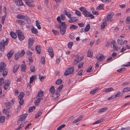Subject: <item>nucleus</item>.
<instances>
[{
    "label": "nucleus",
    "mask_w": 130,
    "mask_h": 130,
    "mask_svg": "<svg viewBox=\"0 0 130 130\" xmlns=\"http://www.w3.org/2000/svg\"><path fill=\"white\" fill-rule=\"evenodd\" d=\"M35 50L37 51V54H39L41 53V48L40 46L37 45L35 47Z\"/></svg>",
    "instance_id": "14"
},
{
    "label": "nucleus",
    "mask_w": 130,
    "mask_h": 130,
    "mask_svg": "<svg viewBox=\"0 0 130 130\" xmlns=\"http://www.w3.org/2000/svg\"><path fill=\"white\" fill-rule=\"evenodd\" d=\"M114 14L113 12L109 14L108 15L107 18L108 20L111 18L114 15Z\"/></svg>",
    "instance_id": "29"
},
{
    "label": "nucleus",
    "mask_w": 130,
    "mask_h": 130,
    "mask_svg": "<svg viewBox=\"0 0 130 130\" xmlns=\"http://www.w3.org/2000/svg\"><path fill=\"white\" fill-rule=\"evenodd\" d=\"M34 79V76L32 75L30 78V83H33Z\"/></svg>",
    "instance_id": "50"
},
{
    "label": "nucleus",
    "mask_w": 130,
    "mask_h": 130,
    "mask_svg": "<svg viewBox=\"0 0 130 130\" xmlns=\"http://www.w3.org/2000/svg\"><path fill=\"white\" fill-rule=\"evenodd\" d=\"M74 67L71 68H68L66 70L65 72L64 73V75L65 76H67L68 75L72 74L74 71Z\"/></svg>",
    "instance_id": "5"
},
{
    "label": "nucleus",
    "mask_w": 130,
    "mask_h": 130,
    "mask_svg": "<svg viewBox=\"0 0 130 130\" xmlns=\"http://www.w3.org/2000/svg\"><path fill=\"white\" fill-rule=\"evenodd\" d=\"M40 102L38 98L35 100V105L36 106H38L39 105V103Z\"/></svg>",
    "instance_id": "35"
},
{
    "label": "nucleus",
    "mask_w": 130,
    "mask_h": 130,
    "mask_svg": "<svg viewBox=\"0 0 130 130\" xmlns=\"http://www.w3.org/2000/svg\"><path fill=\"white\" fill-rule=\"evenodd\" d=\"M32 32L35 34H36L37 33V29L34 27H33L31 29Z\"/></svg>",
    "instance_id": "40"
},
{
    "label": "nucleus",
    "mask_w": 130,
    "mask_h": 130,
    "mask_svg": "<svg viewBox=\"0 0 130 130\" xmlns=\"http://www.w3.org/2000/svg\"><path fill=\"white\" fill-rule=\"evenodd\" d=\"M108 109L107 108L104 107L100 109L99 112H104L105 111Z\"/></svg>",
    "instance_id": "39"
},
{
    "label": "nucleus",
    "mask_w": 130,
    "mask_h": 130,
    "mask_svg": "<svg viewBox=\"0 0 130 130\" xmlns=\"http://www.w3.org/2000/svg\"><path fill=\"white\" fill-rule=\"evenodd\" d=\"M27 116V113H25L21 115L19 118L18 122L19 123V121H22L24 120L26 118Z\"/></svg>",
    "instance_id": "6"
},
{
    "label": "nucleus",
    "mask_w": 130,
    "mask_h": 130,
    "mask_svg": "<svg viewBox=\"0 0 130 130\" xmlns=\"http://www.w3.org/2000/svg\"><path fill=\"white\" fill-rule=\"evenodd\" d=\"M19 64L16 65L14 66L13 70V72L14 73H15L16 72L17 69L19 67Z\"/></svg>",
    "instance_id": "28"
},
{
    "label": "nucleus",
    "mask_w": 130,
    "mask_h": 130,
    "mask_svg": "<svg viewBox=\"0 0 130 130\" xmlns=\"http://www.w3.org/2000/svg\"><path fill=\"white\" fill-rule=\"evenodd\" d=\"M24 93L22 92H21L18 96V98L19 99H23L22 98L24 96Z\"/></svg>",
    "instance_id": "25"
},
{
    "label": "nucleus",
    "mask_w": 130,
    "mask_h": 130,
    "mask_svg": "<svg viewBox=\"0 0 130 130\" xmlns=\"http://www.w3.org/2000/svg\"><path fill=\"white\" fill-rule=\"evenodd\" d=\"M10 81L9 80H6L5 81V85L9 86L10 83Z\"/></svg>",
    "instance_id": "48"
},
{
    "label": "nucleus",
    "mask_w": 130,
    "mask_h": 130,
    "mask_svg": "<svg viewBox=\"0 0 130 130\" xmlns=\"http://www.w3.org/2000/svg\"><path fill=\"white\" fill-rule=\"evenodd\" d=\"M75 14H76L79 17H80L81 16L82 14L80 11L77 10H75Z\"/></svg>",
    "instance_id": "44"
},
{
    "label": "nucleus",
    "mask_w": 130,
    "mask_h": 130,
    "mask_svg": "<svg viewBox=\"0 0 130 130\" xmlns=\"http://www.w3.org/2000/svg\"><path fill=\"white\" fill-rule=\"evenodd\" d=\"M43 111L42 110H40L38 112L37 114L36 115L35 118H37L39 117L40 116L42 113V111Z\"/></svg>",
    "instance_id": "20"
},
{
    "label": "nucleus",
    "mask_w": 130,
    "mask_h": 130,
    "mask_svg": "<svg viewBox=\"0 0 130 130\" xmlns=\"http://www.w3.org/2000/svg\"><path fill=\"white\" fill-rule=\"evenodd\" d=\"M104 6V5L103 4H100L99 6L96 9L97 10H101L104 9L103 7Z\"/></svg>",
    "instance_id": "22"
},
{
    "label": "nucleus",
    "mask_w": 130,
    "mask_h": 130,
    "mask_svg": "<svg viewBox=\"0 0 130 130\" xmlns=\"http://www.w3.org/2000/svg\"><path fill=\"white\" fill-rule=\"evenodd\" d=\"M90 28V26L89 24H87L85 28L84 29V30L86 32L88 31Z\"/></svg>",
    "instance_id": "32"
},
{
    "label": "nucleus",
    "mask_w": 130,
    "mask_h": 130,
    "mask_svg": "<svg viewBox=\"0 0 130 130\" xmlns=\"http://www.w3.org/2000/svg\"><path fill=\"white\" fill-rule=\"evenodd\" d=\"M21 70L23 72H24L26 70V66L25 64H23L21 66Z\"/></svg>",
    "instance_id": "23"
},
{
    "label": "nucleus",
    "mask_w": 130,
    "mask_h": 130,
    "mask_svg": "<svg viewBox=\"0 0 130 130\" xmlns=\"http://www.w3.org/2000/svg\"><path fill=\"white\" fill-rule=\"evenodd\" d=\"M40 62L43 64H44L45 63V58L44 56L42 57L41 58Z\"/></svg>",
    "instance_id": "34"
},
{
    "label": "nucleus",
    "mask_w": 130,
    "mask_h": 130,
    "mask_svg": "<svg viewBox=\"0 0 130 130\" xmlns=\"http://www.w3.org/2000/svg\"><path fill=\"white\" fill-rule=\"evenodd\" d=\"M39 20H37L36 22V25L38 29H41V27L39 23Z\"/></svg>",
    "instance_id": "31"
},
{
    "label": "nucleus",
    "mask_w": 130,
    "mask_h": 130,
    "mask_svg": "<svg viewBox=\"0 0 130 130\" xmlns=\"http://www.w3.org/2000/svg\"><path fill=\"white\" fill-rule=\"evenodd\" d=\"M61 23H60V24H57L55 25V26L58 28L60 29V28L62 27L61 26Z\"/></svg>",
    "instance_id": "63"
},
{
    "label": "nucleus",
    "mask_w": 130,
    "mask_h": 130,
    "mask_svg": "<svg viewBox=\"0 0 130 130\" xmlns=\"http://www.w3.org/2000/svg\"><path fill=\"white\" fill-rule=\"evenodd\" d=\"M16 22L20 26L24 25L25 24V22L22 20H17Z\"/></svg>",
    "instance_id": "21"
},
{
    "label": "nucleus",
    "mask_w": 130,
    "mask_h": 130,
    "mask_svg": "<svg viewBox=\"0 0 130 130\" xmlns=\"http://www.w3.org/2000/svg\"><path fill=\"white\" fill-rule=\"evenodd\" d=\"M9 39L6 38L5 39H3L0 42V49L2 51H4L5 50V46L8 45Z\"/></svg>",
    "instance_id": "1"
},
{
    "label": "nucleus",
    "mask_w": 130,
    "mask_h": 130,
    "mask_svg": "<svg viewBox=\"0 0 130 130\" xmlns=\"http://www.w3.org/2000/svg\"><path fill=\"white\" fill-rule=\"evenodd\" d=\"M86 71L87 72H92V67L91 66H90L89 68H88L87 69Z\"/></svg>",
    "instance_id": "42"
},
{
    "label": "nucleus",
    "mask_w": 130,
    "mask_h": 130,
    "mask_svg": "<svg viewBox=\"0 0 130 130\" xmlns=\"http://www.w3.org/2000/svg\"><path fill=\"white\" fill-rule=\"evenodd\" d=\"M8 72V70L6 69H4L3 71L2 75L3 76H6Z\"/></svg>",
    "instance_id": "26"
},
{
    "label": "nucleus",
    "mask_w": 130,
    "mask_h": 130,
    "mask_svg": "<svg viewBox=\"0 0 130 130\" xmlns=\"http://www.w3.org/2000/svg\"><path fill=\"white\" fill-rule=\"evenodd\" d=\"M61 25L62 27L60 29V32L61 34L63 35L65 34L66 31L67 25L64 22H62Z\"/></svg>",
    "instance_id": "2"
},
{
    "label": "nucleus",
    "mask_w": 130,
    "mask_h": 130,
    "mask_svg": "<svg viewBox=\"0 0 130 130\" xmlns=\"http://www.w3.org/2000/svg\"><path fill=\"white\" fill-rule=\"evenodd\" d=\"M79 10L82 12H83L85 11L86 10L84 7H82L79 8Z\"/></svg>",
    "instance_id": "64"
},
{
    "label": "nucleus",
    "mask_w": 130,
    "mask_h": 130,
    "mask_svg": "<svg viewBox=\"0 0 130 130\" xmlns=\"http://www.w3.org/2000/svg\"><path fill=\"white\" fill-rule=\"evenodd\" d=\"M34 40L33 38H29L28 39V42L29 45V48L30 46H32L33 44Z\"/></svg>",
    "instance_id": "12"
},
{
    "label": "nucleus",
    "mask_w": 130,
    "mask_h": 130,
    "mask_svg": "<svg viewBox=\"0 0 130 130\" xmlns=\"http://www.w3.org/2000/svg\"><path fill=\"white\" fill-rule=\"evenodd\" d=\"M39 78L40 80L42 81H43L44 79H45V77L42 76L41 75H39Z\"/></svg>",
    "instance_id": "56"
},
{
    "label": "nucleus",
    "mask_w": 130,
    "mask_h": 130,
    "mask_svg": "<svg viewBox=\"0 0 130 130\" xmlns=\"http://www.w3.org/2000/svg\"><path fill=\"white\" fill-rule=\"evenodd\" d=\"M63 84L61 85L56 90V93L55 94L56 96V97L54 98V101L58 100V97L59 95V93L60 92L61 90L62 89L63 87Z\"/></svg>",
    "instance_id": "3"
},
{
    "label": "nucleus",
    "mask_w": 130,
    "mask_h": 130,
    "mask_svg": "<svg viewBox=\"0 0 130 130\" xmlns=\"http://www.w3.org/2000/svg\"><path fill=\"white\" fill-rule=\"evenodd\" d=\"M6 65L3 62H1L0 63V72L5 69Z\"/></svg>",
    "instance_id": "10"
},
{
    "label": "nucleus",
    "mask_w": 130,
    "mask_h": 130,
    "mask_svg": "<svg viewBox=\"0 0 130 130\" xmlns=\"http://www.w3.org/2000/svg\"><path fill=\"white\" fill-rule=\"evenodd\" d=\"M18 35V37L19 39L21 41L23 40L25 38V36L21 31L19 30H17L16 31Z\"/></svg>",
    "instance_id": "4"
},
{
    "label": "nucleus",
    "mask_w": 130,
    "mask_h": 130,
    "mask_svg": "<svg viewBox=\"0 0 130 130\" xmlns=\"http://www.w3.org/2000/svg\"><path fill=\"white\" fill-rule=\"evenodd\" d=\"M4 104L6 106V108L7 109H9L11 107L10 102H8L7 103H5Z\"/></svg>",
    "instance_id": "18"
},
{
    "label": "nucleus",
    "mask_w": 130,
    "mask_h": 130,
    "mask_svg": "<svg viewBox=\"0 0 130 130\" xmlns=\"http://www.w3.org/2000/svg\"><path fill=\"white\" fill-rule=\"evenodd\" d=\"M73 42H70L68 44V46L70 49H71L72 46L73 45Z\"/></svg>",
    "instance_id": "61"
},
{
    "label": "nucleus",
    "mask_w": 130,
    "mask_h": 130,
    "mask_svg": "<svg viewBox=\"0 0 130 130\" xmlns=\"http://www.w3.org/2000/svg\"><path fill=\"white\" fill-rule=\"evenodd\" d=\"M83 64L84 62H81L78 64L77 66L78 68V69H79L82 67H83Z\"/></svg>",
    "instance_id": "55"
},
{
    "label": "nucleus",
    "mask_w": 130,
    "mask_h": 130,
    "mask_svg": "<svg viewBox=\"0 0 130 130\" xmlns=\"http://www.w3.org/2000/svg\"><path fill=\"white\" fill-rule=\"evenodd\" d=\"M125 68H120L117 70V72L119 73H121L122 72L125 71Z\"/></svg>",
    "instance_id": "45"
},
{
    "label": "nucleus",
    "mask_w": 130,
    "mask_h": 130,
    "mask_svg": "<svg viewBox=\"0 0 130 130\" xmlns=\"http://www.w3.org/2000/svg\"><path fill=\"white\" fill-rule=\"evenodd\" d=\"M10 35L11 37L13 39H15L17 38L16 34L13 32L11 31L10 33Z\"/></svg>",
    "instance_id": "16"
},
{
    "label": "nucleus",
    "mask_w": 130,
    "mask_h": 130,
    "mask_svg": "<svg viewBox=\"0 0 130 130\" xmlns=\"http://www.w3.org/2000/svg\"><path fill=\"white\" fill-rule=\"evenodd\" d=\"M117 44L119 45H121L124 44V42L122 39H118L117 41Z\"/></svg>",
    "instance_id": "24"
},
{
    "label": "nucleus",
    "mask_w": 130,
    "mask_h": 130,
    "mask_svg": "<svg viewBox=\"0 0 130 130\" xmlns=\"http://www.w3.org/2000/svg\"><path fill=\"white\" fill-rule=\"evenodd\" d=\"M93 56V53L90 52V51L89 50L88 52L87 56L90 58L92 57Z\"/></svg>",
    "instance_id": "37"
},
{
    "label": "nucleus",
    "mask_w": 130,
    "mask_h": 130,
    "mask_svg": "<svg viewBox=\"0 0 130 130\" xmlns=\"http://www.w3.org/2000/svg\"><path fill=\"white\" fill-rule=\"evenodd\" d=\"M62 80L61 79H58L55 82V84L58 85H60L62 83Z\"/></svg>",
    "instance_id": "43"
},
{
    "label": "nucleus",
    "mask_w": 130,
    "mask_h": 130,
    "mask_svg": "<svg viewBox=\"0 0 130 130\" xmlns=\"http://www.w3.org/2000/svg\"><path fill=\"white\" fill-rule=\"evenodd\" d=\"M49 91H50L51 94H52V97H54V94L55 93V90L54 86H52L49 89Z\"/></svg>",
    "instance_id": "9"
},
{
    "label": "nucleus",
    "mask_w": 130,
    "mask_h": 130,
    "mask_svg": "<svg viewBox=\"0 0 130 130\" xmlns=\"http://www.w3.org/2000/svg\"><path fill=\"white\" fill-rule=\"evenodd\" d=\"M97 89H94L90 91V93L91 94L93 95L97 91Z\"/></svg>",
    "instance_id": "54"
},
{
    "label": "nucleus",
    "mask_w": 130,
    "mask_h": 130,
    "mask_svg": "<svg viewBox=\"0 0 130 130\" xmlns=\"http://www.w3.org/2000/svg\"><path fill=\"white\" fill-rule=\"evenodd\" d=\"M123 94L121 93L120 91H118L117 92V93L115 94L114 96L115 98L118 97H120L122 96Z\"/></svg>",
    "instance_id": "17"
},
{
    "label": "nucleus",
    "mask_w": 130,
    "mask_h": 130,
    "mask_svg": "<svg viewBox=\"0 0 130 130\" xmlns=\"http://www.w3.org/2000/svg\"><path fill=\"white\" fill-rule=\"evenodd\" d=\"M48 51L49 55L51 58H53L54 56V55L52 47L51 46L49 47L48 49Z\"/></svg>",
    "instance_id": "8"
},
{
    "label": "nucleus",
    "mask_w": 130,
    "mask_h": 130,
    "mask_svg": "<svg viewBox=\"0 0 130 130\" xmlns=\"http://www.w3.org/2000/svg\"><path fill=\"white\" fill-rule=\"evenodd\" d=\"M7 16V14H5V15L2 16V17L1 22L3 24H4V23L5 20V18Z\"/></svg>",
    "instance_id": "30"
},
{
    "label": "nucleus",
    "mask_w": 130,
    "mask_h": 130,
    "mask_svg": "<svg viewBox=\"0 0 130 130\" xmlns=\"http://www.w3.org/2000/svg\"><path fill=\"white\" fill-rule=\"evenodd\" d=\"M114 90L113 89L112 87L105 89V91L106 92H108L109 91Z\"/></svg>",
    "instance_id": "41"
},
{
    "label": "nucleus",
    "mask_w": 130,
    "mask_h": 130,
    "mask_svg": "<svg viewBox=\"0 0 130 130\" xmlns=\"http://www.w3.org/2000/svg\"><path fill=\"white\" fill-rule=\"evenodd\" d=\"M43 95V92L40 90L38 92L37 95L36 97L37 98L38 97H41Z\"/></svg>",
    "instance_id": "19"
},
{
    "label": "nucleus",
    "mask_w": 130,
    "mask_h": 130,
    "mask_svg": "<svg viewBox=\"0 0 130 130\" xmlns=\"http://www.w3.org/2000/svg\"><path fill=\"white\" fill-rule=\"evenodd\" d=\"M107 25V23L106 21H104L101 24V28L102 29H104L105 27Z\"/></svg>",
    "instance_id": "33"
},
{
    "label": "nucleus",
    "mask_w": 130,
    "mask_h": 130,
    "mask_svg": "<svg viewBox=\"0 0 130 130\" xmlns=\"http://www.w3.org/2000/svg\"><path fill=\"white\" fill-rule=\"evenodd\" d=\"M96 57L97 58V60L99 62H101L105 59V57L103 54H101V55L98 57L97 56Z\"/></svg>",
    "instance_id": "13"
},
{
    "label": "nucleus",
    "mask_w": 130,
    "mask_h": 130,
    "mask_svg": "<svg viewBox=\"0 0 130 130\" xmlns=\"http://www.w3.org/2000/svg\"><path fill=\"white\" fill-rule=\"evenodd\" d=\"M78 59V58L77 57L76 59H75L72 63L73 65H75L77 63L79 62V61Z\"/></svg>",
    "instance_id": "38"
},
{
    "label": "nucleus",
    "mask_w": 130,
    "mask_h": 130,
    "mask_svg": "<svg viewBox=\"0 0 130 130\" xmlns=\"http://www.w3.org/2000/svg\"><path fill=\"white\" fill-rule=\"evenodd\" d=\"M30 70L32 72H34L35 71V67L32 66H31L30 68Z\"/></svg>",
    "instance_id": "46"
},
{
    "label": "nucleus",
    "mask_w": 130,
    "mask_h": 130,
    "mask_svg": "<svg viewBox=\"0 0 130 130\" xmlns=\"http://www.w3.org/2000/svg\"><path fill=\"white\" fill-rule=\"evenodd\" d=\"M90 12L88 11L85 10V11L83 12V14L86 17H88V14H89Z\"/></svg>",
    "instance_id": "27"
},
{
    "label": "nucleus",
    "mask_w": 130,
    "mask_h": 130,
    "mask_svg": "<svg viewBox=\"0 0 130 130\" xmlns=\"http://www.w3.org/2000/svg\"><path fill=\"white\" fill-rule=\"evenodd\" d=\"M4 80L3 78H0V86H2L4 84Z\"/></svg>",
    "instance_id": "52"
},
{
    "label": "nucleus",
    "mask_w": 130,
    "mask_h": 130,
    "mask_svg": "<svg viewBox=\"0 0 130 130\" xmlns=\"http://www.w3.org/2000/svg\"><path fill=\"white\" fill-rule=\"evenodd\" d=\"M14 52V51L11 50L7 54V56L8 59H9L11 57Z\"/></svg>",
    "instance_id": "15"
},
{
    "label": "nucleus",
    "mask_w": 130,
    "mask_h": 130,
    "mask_svg": "<svg viewBox=\"0 0 130 130\" xmlns=\"http://www.w3.org/2000/svg\"><path fill=\"white\" fill-rule=\"evenodd\" d=\"M35 106H32L30 107L29 109V112H31L33 109H35Z\"/></svg>",
    "instance_id": "49"
},
{
    "label": "nucleus",
    "mask_w": 130,
    "mask_h": 130,
    "mask_svg": "<svg viewBox=\"0 0 130 130\" xmlns=\"http://www.w3.org/2000/svg\"><path fill=\"white\" fill-rule=\"evenodd\" d=\"M52 31L55 35H58L59 34V32L57 30H52Z\"/></svg>",
    "instance_id": "47"
},
{
    "label": "nucleus",
    "mask_w": 130,
    "mask_h": 130,
    "mask_svg": "<svg viewBox=\"0 0 130 130\" xmlns=\"http://www.w3.org/2000/svg\"><path fill=\"white\" fill-rule=\"evenodd\" d=\"M25 1L26 4L28 6L33 7L35 6V5L33 4H31V3H32L34 1L32 0H24Z\"/></svg>",
    "instance_id": "7"
},
{
    "label": "nucleus",
    "mask_w": 130,
    "mask_h": 130,
    "mask_svg": "<svg viewBox=\"0 0 130 130\" xmlns=\"http://www.w3.org/2000/svg\"><path fill=\"white\" fill-rule=\"evenodd\" d=\"M103 119H102L101 120H98L96 121L95 122H94V123H93V125L94 124H97L100 123L102 122L103 121Z\"/></svg>",
    "instance_id": "58"
},
{
    "label": "nucleus",
    "mask_w": 130,
    "mask_h": 130,
    "mask_svg": "<svg viewBox=\"0 0 130 130\" xmlns=\"http://www.w3.org/2000/svg\"><path fill=\"white\" fill-rule=\"evenodd\" d=\"M23 4V2L21 1H20L19 2L18 1L17 3V5L19 6L22 5Z\"/></svg>",
    "instance_id": "62"
},
{
    "label": "nucleus",
    "mask_w": 130,
    "mask_h": 130,
    "mask_svg": "<svg viewBox=\"0 0 130 130\" xmlns=\"http://www.w3.org/2000/svg\"><path fill=\"white\" fill-rule=\"evenodd\" d=\"M5 119V116H2L0 117V122L3 123Z\"/></svg>",
    "instance_id": "36"
},
{
    "label": "nucleus",
    "mask_w": 130,
    "mask_h": 130,
    "mask_svg": "<svg viewBox=\"0 0 130 130\" xmlns=\"http://www.w3.org/2000/svg\"><path fill=\"white\" fill-rule=\"evenodd\" d=\"M16 17L18 19L25 20V19L27 18V16L21 14H19L17 15Z\"/></svg>",
    "instance_id": "11"
},
{
    "label": "nucleus",
    "mask_w": 130,
    "mask_h": 130,
    "mask_svg": "<svg viewBox=\"0 0 130 130\" xmlns=\"http://www.w3.org/2000/svg\"><path fill=\"white\" fill-rule=\"evenodd\" d=\"M128 87H126L123 89V90L122 91V93H124L128 92Z\"/></svg>",
    "instance_id": "57"
},
{
    "label": "nucleus",
    "mask_w": 130,
    "mask_h": 130,
    "mask_svg": "<svg viewBox=\"0 0 130 130\" xmlns=\"http://www.w3.org/2000/svg\"><path fill=\"white\" fill-rule=\"evenodd\" d=\"M78 26H77L72 25V26H70L69 28L70 29H75L78 28Z\"/></svg>",
    "instance_id": "53"
},
{
    "label": "nucleus",
    "mask_w": 130,
    "mask_h": 130,
    "mask_svg": "<svg viewBox=\"0 0 130 130\" xmlns=\"http://www.w3.org/2000/svg\"><path fill=\"white\" fill-rule=\"evenodd\" d=\"M65 126V124H62L57 129V130H60L62 128L64 127Z\"/></svg>",
    "instance_id": "60"
},
{
    "label": "nucleus",
    "mask_w": 130,
    "mask_h": 130,
    "mask_svg": "<svg viewBox=\"0 0 130 130\" xmlns=\"http://www.w3.org/2000/svg\"><path fill=\"white\" fill-rule=\"evenodd\" d=\"M103 119H102L101 120H98L96 121L95 122H94V123H93V125L94 124H97L100 123L102 122L103 121Z\"/></svg>",
    "instance_id": "59"
},
{
    "label": "nucleus",
    "mask_w": 130,
    "mask_h": 130,
    "mask_svg": "<svg viewBox=\"0 0 130 130\" xmlns=\"http://www.w3.org/2000/svg\"><path fill=\"white\" fill-rule=\"evenodd\" d=\"M71 20H72L73 22L77 21H78V18L73 17L71 18Z\"/></svg>",
    "instance_id": "51"
}]
</instances>
